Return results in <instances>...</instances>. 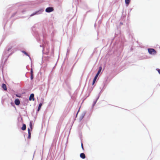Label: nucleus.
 Instances as JSON below:
<instances>
[{
  "instance_id": "obj_23",
  "label": "nucleus",
  "mask_w": 160,
  "mask_h": 160,
  "mask_svg": "<svg viewBox=\"0 0 160 160\" xmlns=\"http://www.w3.org/2000/svg\"><path fill=\"white\" fill-rule=\"evenodd\" d=\"M35 14H32L31 16H32L33 15H34Z\"/></svg>"
},
{
  "instance_id": "obj_7",
  "label": "nucleus",
  "mask_w": 160,
  "mask_h": 160,
  "mask_svg": "<svg viewBox=\"0 0 160 160\" xmlns=\"http://www.w3.org/2000/svg\"><path fill=\"white\" fill-rule=\"evenodd\" d=\"M98 74H96L95 76V77L94 79H93V82H92V85H93L95 82V81H96V80L97 78V77H98Z\"/></svg>"
},
{
  "instance_id": "obj_3",
  "label": "nucleus",
  "mask_w": 160,
  "mask_h": 160,
  "mask_svg": "<svg viewBox=\"0 0 160 160\" xmlns=\"http://www.w3.org/2000/svg\"><path fill=\"white\" fill-rule=\"evenodd\" d=\"M34 94H32L30 95V96L29 98V100L30 101H31L32 100L33 101H34Z\"/></svg>"
},
{
  "instance_id": "obj_18",
  "label": "nucleus",
  "mask_w": 160,
  "mask_h": 160,
  "mask_svg": "<svg viewBox=\"0 0 160 160\" xmlns=\"http://www.w3.org/2000/svg\"><path fill=\"white\" fill-rule=\"evenodd\" d=\"M28 133H29V132H31L30 128H28Z\"/></svg>"
},
{
  "instance_id": "obj_6",
  "label": "nucleus",
  "mask_w": 160,
  "mask_h": 160,
  "mask_svg": "<svg viewBox=\"0 0 160 160\" xmlns=\"http://www.w3.org/2000/svg\"><path fill=\"white\" fill-rule=\"evenodd\" d=\"M2 87L3 89L5 90H7V88L6 87V86L5 84L4 83H3L2 84Z\"/></svg>"
},
{
  "instance_id": "obj_20",
  "label": "nucleus",
  "mask_w": 160,
  "mask_h": 160,
  "mask_svg": "<svg viewBox=\"0 0 160 160\" xmlns=\"http://www.w3.org/2000/svg\"><path fill=\"white\" fill-rule=\"evenodd\" d=\"M102 69V68L101 67H100L99 68V70H100V71H101Z\"/></svg>"
},
{
  "instance_id": "obj_21",
  "label": "nucleus",
  "mask_w": 160,
  "mask_h": 160,
  "mask_svg": "<svg viewBox=\"0 0 160 160\" xmlns=\"http://www.w3.org/2000/svg\"><path fill=\"white\" fill-rule=\"evenodd\" d=\"M12 48V47H11L10 48H8V51H9L10 50H11V49Z\"/></svg>"
},
{
  "instance_id": "obj_14",
  "label": "nucleus",
  "mask_w": 160,
  "mask_h": 160,
  "mask_svg": "<svg viewBox=\"0 0 160 160\" xmlns=\"http://www.w3.org/2000/svg\"><path fill=\"white\" fill-rule=\"evenodd\" d=\"M28 133V138L29 139H30L31 138V132H29V133Z\"/></svg>"
},
{
  "instance_id": "obj_12",
  "label": "nucleus",
  "mask_w": 160,
  "mask_h": 160,
  "mask_svg": "<svg viewBox=\"0 0 160 160\" xmlns=\"http://www.w3.org/2000/svg\"><path fill=\"white\" fill-rule=\"evenodd\" d=\"M22 53H24V54L25 55H26L28 56V53H27L25 51H22Z\"/></svg>"
},
{
  "instance_id": "obj_9",
  "label": "nucleus",
  "mask_w": 160,
  "mask_h": 160,
  "mask_svg": "<svg viewBox=\"0 0 160 160\" xmlns=\"http://www.w3.org/2000/svg\"><path fill=\"white\" fill-rule=\"evenodd\" d=\"M125 3L128 6L131 0H125Z\"/></svg>"
},
{
  "instance_id": "obj_2",
  "label": "nucleus",
  "mask_w": 160,
  "mask_h": 160,
  "mask_svg": "<svg viewBox=\"0 0 160 160\" xmlns=\"http://www.w3.org/2000/svg\"><path fill=\"white\" fill-rule=\"evenodd\" d=\"M54 9L52 7H48L45 9V11L47 12H50L53 11Z\"/></svg>"
},
{
  "instance_id": "obj_5",
  "label": "nucleus",
  "mask_w": 160,
  "mask_h": 160,
  "mask_svg": "<svg viewBox=\"0 0 160 160\" xmlns=\"http://www.w3.org/2000/svg\"><path fill=\"white\" fill-rule=\"evenodd\" d=\"M80 157L82 159H84L86 158V156L84 153H82L80 154Z\"/></svg>"
},
{
  "instance_id": "obj_8",
  "label": "nucleus",
  "mask_w": 160,
  "mask_h": 160,
  "mask_svg": "<svg viewBox=\"0 0 160 160\" xmlns=\"http://www.w3.org/2000/svg\"><path fill=\"white\" fill-rule=\"evenodd\" d=\"M22 130H25L26 129V125L25 124H23L22 127Z\"/></svg>"
},
{
  "instance_id": "obj_11",
  "label": "nucleus",
  "mask_w": 160,
  "mask_h": 160,
  "mask_svg": "<svg viewBox=\"0 0 160 160\" xmlns=\"http://www.w3.org/2000/svg\"><path fill=\"white\" fill-rule=\"evenodd\" d=\"M30 127V129L32 130V123L31 122H30L29 124Z\"/></svg>"
},
{
  "instance_id": "obj_17",
  "label": "nucleus",
  "mask_w": 160,
  "mask_h": 160,
  "mask_svg": "<svg viewBox=\"0 0 160 160\" xmlns=\"http://www.w3.org/2000/svg\"><path fill=\"white\" fill-rule=\"evenodd\" d=\"M81 147H82V150H84V148H83V143H81Z\"/></svg>"
},
{
  "instance_id": "obj_22",
  "label": "nucleus",
  "mask_w": 160,
  "mask_h": 160,
  "mask_svg": "<svg viewBox=\"0 0 160 160\" xmlns=\"http://www.w3.org/2000/svg\"><path fill=\"white\" fill-rule=\"evenodd\" d=\"M33 71L32 69H31V74H32Z\"/></svg>"
},
{
  "instance_id": "obj_15",
  "label": "nucleus",
  "mask_w": 160,
  "mask_h": 160,
  "mask_svg": "<svg viewBox=\"0 0 160 160\" xmlns=\"http://www.w3.org/2000/svg\"><path fill=\"white\" fill-rule=\"evenodd\" d=\"M156 70L158 71L159 73L160 74V69L157 68Z\"/></svg>"
},
{
  "instance_id": "obj_19",
  "label": "nucleus",
  "mask_w": 160,
  "mask_h": 160,
  "mask_svg": "<svg viewBox=\"0 0 160 160\" xmlns=\"http://www.w3.org/2000/svg\"><path fill=\"white\" fill-rule=\"evenodd\" d=\"M31 80H32L33 78V75L32 74H31Z\"/></svg>"
},
{
  "instance_id": "obj_4",
  "label": "nucleus",
  "mask_w": 160,
  "mask_h": 160,
  "mask_svg": "<svg viewBox=\"0 0 160 160\" xmlns=\"http://www.w3.org/2000/svg\"><path fill=\"white\" fill-rule=\"evenodd\" d=\"M15 103L17 105H19L20 103V102L18 99H16L15 100Z\"/></svg>"
},
{
  "instance_id": "obj_13",
  "label": "nucleus",
  "mask_w": 160,
  "mask_h": 160,
  "mask_svg": "<svg viewBox=\"0 0 160 160\" xmlns=\"http://www.w3.org/2000/svg\"><path fill=\"white\" fill-rule=\"evenodd\" d=\"M83 117H84V115H82L80 117V121H81Z\"/></svg>"
},
{
  "instance_id": "obj_16",
  "label": "nucleus",
  "mask_w": 160,
  "mask_h": 160,
  "mask_svg": "<svg viewBox=\"0 0 160 160\" xmlns=\"http://www.w3.org/2000/svg\"><path fill=\"white\" fill-rule=\"evenodd\" d=\"M101 71H100V70H98L97 74H98V75H99V73H100V72H101Z\"/></svg>"
},
{
  "instance_id": "obj_1",
  "label": "nucleus",
  "mask_w": 160,
  "mask_h": 160,
  "mask_svg": "<svg viewBox=\"0 0 160 160\" xmlns=\"http://www.w3.org/2000/svg\"><path fill=\"white\" fill-rule=\"evenodd\" d=\"M148 52L151 54L155 55L156 53L155 50L152 48H148Z\"/></svg>"
},
{
  "instance_id": "obj_10",
  "label": "nucleus",
  "mask_w": 160,
  "mask_h": 160,
  "mask_svg": "<svg viewBox=\"0 0 160 160\" xmlns=\"http://www.w3.org/2000/svg\"><path fill=\"white\" fill-rule=\"evenodd\" d=\"M42 103H40L39 105V106L38 107V111H39L42 106Z\"/></svg>"
}]
</instances>
